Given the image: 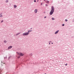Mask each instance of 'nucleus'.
I'll list each match as a JSON object with an SVG mask.
<instances>
[{"label":"nucleus","instance_id":"nucleus-1","mask_svg":"<svg viewBox=\"0 0 74 74\" xmlns=\"http://www.w3.org/2000/svg\"><path fill=\"white\" fill-rule=\"evenodd\" d=\"M51 10L50 12V14L51 15H52V14H53V13L54 12V7L52 6L51 8Z\"/></svg>","mask_w":74,"mask_h":74},{"label":"nucleus","instance_id":"nucleus-2","mask_svg":"<svg viewBox=\"0 0 74 74\" xmlns=\"http://www.w3.org/2000/svg\"><path fill=\"white\" fill-rule=\"evenodd\" d=\"M29 34V32H25L23 34V36H28Z\"/></svg>","mask_w":74,"mask_h":74},{"label":"nucleus","instance_id":"nucleus-3","mask_svg":"<svg viewBox=\"0 0 74 74\" xmlns=\"http://www.w3.org/2000/svg\"><path fill=\"white\" fill-rule=\"evenodd\" d=\"M17 53L18 55H20V56H23V55H24V54L23 53H18V52H17Z\"/></svg>","mask_w":74,"mask_h":74},{"label":"nucleus","instance_id":"nucleus-4","mask_svg":"<svg viewBox=\"0 0 74 74\" xmlns=\"http://www.w3.org/2000/svg\"><path fill=\"white\" fill-rule=\"evenodd\" d=\"M12 48V46H10V47H8V49H11V48Z\"/></svg>","mask_w":74,"mask_h":74},{"label":"nucleus","instance_id":"nucleus-5","mask_svg":"<svg viewBox=\"0 0 74 74\" xmlns=\"http://www.w3.org/2000/svg\"><path fill=\"white\" fill-rule=\"evenodd\" d=\"M59 32V30H58L57 31H56V32L55 33V34H58V32Z\"/></svg>","mask_w":74,"mask_h":74},{"label":"nucleus","instance_id":"nucleus-6","mask_svg":"<svg viewBox=\"0 0 74 74\" xmlns=\"http://www.w3.org/2000/svg\"><path fill=\"white\" fill-rule=\"evenodd\" d=\"M35 13H37V9H36L35 10Z\"/></svg>","mask_w":74,"mask_h":74},{"label":"nucleus","instance_id":"nucleus-7","mask_svg":"<svg viewBox=\"0 0 74 74\" xmlns=\"http://www.w3.org/2000/svg\"><path fill=\"white\" fill-rule=\"evenodd\" d=\"M0 17H3V15L2 13L0 14Z\"/></svg>","mask_w":74,"mask_h":74},{"label":"nucleus","instance_id":"nucleus-8","mask_svg":"<svg viewBox=\"0 0 74 74\" xmlns=\"http://www.w3.org/2000/svg\"><path fill=\"white\" fill-rule=\"evenodd\" d=\"M19 34H21V32H19V33H18L16 34V36H18V35H19Z\"/></svg>","mask_w":74,"mask_h":74},{"label":"nucleus","instance_id":"nucleus-9","mask_svg":"<svg viewBox=\"0 0 74 74\" xmlns=\"http://www.w3.org/2000/svg\"><path fill=\"white\" fill-rule=\"evenodd\" d=\"M32 32V30H29L28 31V33H29V32Z\"/></svg>","mask_w":74,"mask_h":74},{"label":"nucleus","instance_id":"nucleus-10","mask_svg":"<svg viewBox=\"0 0 74 74\" xmlns=\"http://www.w3.org/2000/svg\"><path fill=\"white\" fill-rule=\"evenodd\" d=\"M14 8H16V7H17V6H16V5H14Z\"/></svg>","mask_w":74,"mask_h":74},{"label":"nucleus","instance_id":"nucleus-11","mask_svg":"<svg viewBox=\"0 0 74 74\" xmlns=\"http://www.w3.org/2000/svg\"><path fill=\"white\" fill-rule=\"evenodd\" d=\"M5 2L6 3H8V0H6Z\"/></svg>","mask_w":74,"mask_h":74},{"label":"nucleus","instance_id":"nucleus-12","mask_svg":"<svg viewBox=\"0 0 74 74\" xmlns=\"http://www.w3.org/2000/svg\"><path fill=\"white\" fill-rule=\"evenodd\" d=\"M29 55L30 56H32L33 55V54L32 53H31Z\"/></svg>","mask_w":74,"mask_h":74},{"label":"nucleus","instance_id":"nucleus-13","mask_svg":"<svg viewBox=\"0 0 74 74\" xmlns=\"http://www.w3.org/2000/svg\"><path fill=\"white\" fill-rule=\"evenodd\" d=\"M51 19H52V20H55V19H54V18H51Z\"/></svg>","mask_w":74,"mask_h":74},{"label":"nucleus","instance_id":"nucleus-14","mask_svg":"<svg viewBox=\"0 0 74 74\" xmlns=\"http://www.w3.org/2000/svg\"><path fill=\"white\" fill-rule=\"evenodd\" d=\"M67 21H68V20H67V19H66L65 20V22H67Z\"/></svg>","mask_w":74,"mask_h":74},{"label":"nucleus","instance_id":"nucleus-15","mask_svg":"<svg viewBox=\"0 0 74 74\" xmlns=\"http://www.w3.org/2000/svg\"><path fill=\"white\" fill-rule=\"evenodd\" d=\"M62 26H64V24H62Z\"/></svg>","mask_w":74,"mask_h":74},{"label":"nucleus","instance_id":"nucleus-16","mask_svg":"<svg viewBox=\"0 0 74 74\" xmlns=\"http://www.w3.org/2000/svg\"><path fill=\"white\" fill-rule=\"evenodd\" d=\"M20 57H21L20 56H18L17 58L18 59H19V58H20Z\"/></svg>","mask_w":74,"mask_h":74},{"label":"nucleus","instance_id":"nucleus-17","mask_svg":"<svg viewBox=\"0 0 74 74\" xmlns=\"http://www.w3.org/2000/svg\"><path fill=\"white\" fill-rule=\"evenodd\" d=\"M4 42H7V41L6 40H4Z\"/></svg>","mask_w":74,"mask_h":74},{"label":"nucleus","instance_id":"nucleus-18","mask_svg":"<svg viewBox=\"0 0 74 74\" xmlns=\"http://www.w3.org/2000/svg\"><path fill=\"white\" fill-rule=\"evenodd\" d=\"M4 59H7V57H4Z\"/></svg>","mask_w":74,"mask_h":74},{"label":"nucleus","instance_id":"nucleus-19","mask_svg":"<svg viewBox=\"0 0 74 74\" xmlns=\"http://www.w3.org/2000/svg\"><path fill=\"white\" fill-rule=\"evenodd\" d=\"M2 22H3V20H2L1 21V23H2Z\"/></svg>","mask_w":74,"mask_h":74},{"label":"nucleus","instance_id":"nucleus-20","mask_svg":"<svg viewBox=\"0 0 74 74\" xmlns=\"http://www.w3.org/2000/svg\"><path fill=\"white\" fill-rule=\"evenodd\" d=\"M34 2H36V0H34Z\"/></svg>","mask_w":74,"mask_h":74},{"label":"nucleus","instance_id":"nucleus-21","mask_svg":"<svg viewBox=\"0 0 74 74\" xmlns=\"http://www.w3.org/2000/svg\"><path fill=\"white\" fill-rule=\"evenodd\" d=\"M47 18V16H45L44 17V18Z\"/></svg>","mask_w":74,"mask_h":74},{"label":"nucleus","instance_id":"nucleus-22","mask_svg":"<svg viewBox=\"0 0 74 74\" xmlns=\"http://www.w3.org/2000/svg\"><path fill=\"white\" fill-rule=\"evenodd\" d=\"M72 22H74V19H73V20L72 21Z\"/></svg>","mask_w":74,"mask_h":74},{"label":"nucleus","instance_id":"nucleus-23","mask_svg":"<svg viewBox=\"0 0 74 74\" xmlns=\"http://www.w3.org/2000/svg\"><path fill=\"white\" fill-rule=\"evenodd\" d=\"M46 6H48V5L46 4Z\"/></svg>","mask_w":74,"mask_h":74},{"label":"nucleus","instance_id":"nucleus-24","mask_svg":"<svg viewBox=\"0 0 74 74\" xmlns=\"http://www.w3.org/2000/svg\"><path fill=\"white\" fill-rule=\"evenodd\" d=\"M30 29L31 30H32V28H31Z\"/></svg>","mask_w":74,"mask_h":74},{"label":"nucleus","instance_id":"nucleus-25","mask_svg":"<svg viewBox=\"0 0 74 74\" xmlns=\"http://www.w3.org/2000/svg\"><path fill=\"white\" fill-rule=\"evenodd\" d=\"M65 65L66 66H67V64H65Z\"/></svg>","mask_w":74,"mask_h":74},{"label":"nucleus","instance_id":"nucleus-26","mask_svg":"<svg viewBox=\"0 0 74 74\" xmlns=\"http://www.w3.org/2000/svg\"><path fill=\"white\" fill-rule=\"evenodd\" d=\"M10 57H9V58H8V59H10Z\"/></svg>","mask_w":74,"mask_h":74},{"label":"nucleus","instance_id":"nucleus-27","mask_svg":"<svg viewBox=\"0 0 74 74\" xmlns=\"http://www.w3.org/2000/svg\"><path fill=\"white\" fill-rule=\"evenodd\" d=\"M42 3L41 4H40V5H42Z\"/></svg>","mask_w":74,"mask_h":74},{"label":"nucleus","instance_id":"nucleus-28","mask_svg":"<svg viewBox=\"0 0 74 74\" xmlns=\"http://www.w3.org/2000/svg\"><path fill=\"white\" fill-rule=\"evenodd\" d=\"M49 42H51V41H49Z\"/></svg>","mask_w":74,"mask_h":74},{"label":"nucleus","instance_id":"nucleus-29","mask_svg":"<svg viewBox=\"0 0 74 74\" xmlns=\"http://www.w3.org/2000/svg\"><path fill=\"white\" fill-rule=\"evenodd\" d=\"M49 45H50V44H51V43H49Z\"/></svg>","mask_w":74,"mask_h":74},{"label":"nucleus","instance_id":"nucleus-30","mask_svg":"<svg viewBox=\"0 0 74 74\" xmlns=\"http://www.w3.org/2000/svg\"><path fill=\"white\" fill-rule=\"evenodd\" d=\"M1 62L2 63H3V62H2V61Z\"/></svg>","mask_w":74,"mask_h":74},{"label":"nucleus","instance_id":"nucleus-31","mask_svg":"<svg viewBox=\"0 0 74 74\" xmlns=\"http://www.w3.org/2000/svg\"><path fill=\"white\" fill-rule=\"evenodd\" d=\"M51 44H53V42L51 43Z\"/></svg>","mask_w":74,"mask_h":74},{"label":"nucleus","instance_id":"nucleus-32","mask_svg":"<svg viewBox=\"0 0 74 74\" xmlns=\"http://www.w3.org/2000/svg\"><path fill=\"white\" fill-rule=\"evenodd\" d=\"M3 64H5V63H4V62L3 63Z\"/></svg>","mask_w":74,"mask_h":74},{"label":"nucleus","instance_id":"nucleus-33","mask_svg":"<svg viewBox=\"0 0 74 74\" xmlns=\"http://www.w3.org/2000/svg\"><path fill=\"white\" fill-rule=\"evenodd\" d=\"M48 1V2H49V1Z\"/></svg>","mask_w":74,"mask_h":74},{"label":"nucleus","instance_id":"nucleus-34","mask_svg":"<svg viewBox=\"0 0 74 74\" xmlns=\"http://www.w3.org/2000/svg\"><path fill=\"white\" fill-rule=\"evenodd\" d=\"M45 74H47L46 73H45Z\"/></svg>","mask_w":74,"mask_h":74},{"label":"nucleus","instance_id":"nucleus-35","mask_svg":"<svg viewBox=\"0 0 74 74\" xmlns=\"http://www.w3.org/2000/svg\"><path fill=\"white\" fill-rule=\"evenodd\" d=\"M44 0V1H45V0Z\"/></svg>","mask_w":74,"mask_h":74}]
</instances>
